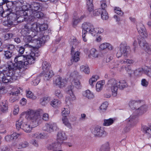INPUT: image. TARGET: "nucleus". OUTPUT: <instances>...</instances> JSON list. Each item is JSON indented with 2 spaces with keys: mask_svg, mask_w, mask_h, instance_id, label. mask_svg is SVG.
Wrapping results in <instances>:
<instances>
[{
  "mask_svg": "<svg viewBox=\"0 0 151 151\" xmlns=\"http://www.w3.org/2000/svg\"><path fill=\"white\" fill-rule=\"evenodd\" d=\"M26 59V57L24 55H18L15 58L14 62L15 63V65L19 69H21L23 68H24L25 66H26L24 63Z\"/></svg>",
  "mask_w": 151,
  "mask_h": 151,
  "instance_id": "10",
  "label": "nucleus"
},
{
  "mask_svg": "<svg viewBox=\"0 0 151 151\" xmlns=\"http://www.w3.org/2000/svg\"><path fill=\"white\" fill-rule=\"evenodd\" d=\"M107 48L109 50H112L113 49V46L109 43H104L101 44L99 46V49L100 50H103Z\"/></svg>",
  "mask_w": 151,
  "mask_h": 151,
  "instance_id": "25",
  "label": "nucleus"
},
{
  "mask_svg": "<svg viewBox=\"0 0 151 151\" xmlns=\"http://www.w3.org/2000/svg\"><path fill=\"white\" fill-rule=\"evenodd\" d=\"M57 137V140L60 142V143L61 144L63 143V141L67 139L66 136L64 132H58Z\"/></svg>",
  "mask_w": 151,
  "mask_h": 151,
  "instance_id": "22",
  "label": "nucleus"
},
{
  "mask_svg": "<svg viewBox=\"0 0 151 151\" xmlns=\"http://www.w3.org/2000/svg\"><path fill=\"white\" fill-rule=\"evenodd\" d=\"M53 144L54 151H56L57 149H59L60 147L61 143H60L57 140L55 142H52Z\"/></svg>",
  "mask_w": 151,
  "mask_h": 151,
  "instance_id": "43",
  "label": "nucleus"
},
{
  "mask_svg": "<svg viewBox=\"0 0 151 151\" xmlns=\"http://www.w3.org/2000/svg\"><path fill=\"white\" fill-rule=\"evenodd\" d=\"M142 130L148 137H151V129L145 125H143L142 127Z\"/></svg>",
  "mask_w": 151,
  "mask_h": 151,
  "instance_id": "29",
  "label": "nucleus"
},
{
  "mask_svg": "<svg viewBox=\"0 0 151 151\" xmlns=\"http://www.w3.org/2000/svg\"><path fill=\"white\" fill-rule=\"evenodd\" d=\"M31 143L36 147L38 146L39 144L38 142L35 140H32L31 141Z\"/></svg>",
  "mask_w": 151,
  "mask_h": 151,
  "instance_id": "61",
  "label": "nucleus"
},
{
  "mask_svg": "<svg viewBox=\"0 0 151 151\" xmlns=\"http://www.w3.org/2000/svg\"><path fill=\"white\" fill-rule=\"evenodd\" d=\"M91 133L95 137H104L107 135V133L102 129L101 127L97 126L91 129Z\"/></svg>",
  "mask_w": 151,
  "mask_h": 151,
  "instance_id": "9",
  "label": "nucleus"
},
{
  "mask_svg": "<svg viewBox=\"0 0 151 151\" xmlns=\"http://www.w3.org/2000/svg\"><path fill=\"white\" fill-rule=\"evenodd\" d=\"M70 113V110L67 109L63 108V109L62 114L63 116H65L68 115Z\"/></svg>",
  "mask_w": 151,
  "mask_h": 151,
  "instance_id": "47",
  "label": "nucleus"
},
{
  "mask_svg": "<svg viewBox=\"0 0 151 151\" xmlns=\"http://www.w3.org/2000/svg\"><path fill=\"white\" fill-rule=\"evenodd\" d=\"M57 129L58 127L56 124L53 122L46 123L42 128L43 130L49 132H52L56 130Z\"/></svg>",
  "mask_w": 151,
  "mask_h": 151,
  "instance_id": "13",
  "label": "nucleus"
},
{
  "mask_svg": "<svg viewBox=\"0 0 151 151\" xmlns=\"http://www.w3.org/2000/svg\"><path fill=\"white\" fill-rule=\"evenodd\" d=\"M71 76L73 78L72 83L77 88H80L81 87V84L79 80L77 78V76L74 73L71 74Z\"/></svg>",
  "mask_w": 151,
  "mask_h": 151,
  "instance_id": "18",
  "label": "nucleus"
},
{
  "mask_svg": "<svg viewBox=\"0 0 151 151\" xmlns=\"http://www.w3.org/2000/svg\"><path fill=\"white\" fill-rule=\"evenodd\" d=\"M99 78V76L97 75L93 76L89 79V83L91 86H93V83Z\"/></svg>",
  "mask_w": 151,
  "mask_h": 151,
  "instance_id": "34",
  "label": "nucleus"
},
{
  "mask_svg": "<svg viewBox=\"0 0 151 151\" xmlns=\"http://www.w3.org/2000/svg\"><path fill=\"white\" fill-rule=\"evenodd\" d=\"M27 101L26 99L23 98L20 101V103L22 105H24L26 104Z\"/></svg>",
  "mask_w": 151,
  "mask_h": 151,
  "instance_id": "64",
  "label": "nucleus"
},
{
  "mask_svg": "<svg viewBox=\"0 0 151 151\" xmlns=\"http://www.w3.org/2000/svg\"><path fill=\"white\" fill-rule=\"evenodd\" d=\"M40 28V31L43 30H45L47 29V24H40L39 26Z\"/></svg>",
  "mask_w": 151,
  "mask_h": 151,
  "instance_id": "59",
  "label": "nucleus"
},
{
  "mask_svg": "<svg viewBox=\"0 0 151 151\" xmlns=\"http://www.w3.org/2000/svg\"><path fill=\"white\" fill-rule=\"evenodd\" d=\"M20 93V88L16 89L14 91H12L10 93V95L13 96H17Z\"/></svg>",
  "mask_w": 151,
  "mask_h": 151,
  "instance_id": "52",
  "label": "nucleus"
},
{
  "mask_svg": "<svg viewBox=\"0 0 151 151\" xmlns=\"http://www.w3.org/2000/svg\"><path fill=\"white\" fill-rule=\"evenodd\" d=\"M55 94L56 96L59 98H61L63 96L62 94L59 90H56L55 91Z\"/></svg>",
  "mask_w": 151,
  "mask_h": 151,
  "instance_id": "56",
  "label": "nucleus"
},
{
  "mask_svg": "<svg viewBox=\"0 0 151 151\" xmlns=\"http://www.w3.org/2000/svg\"><path fill=\"white\" fill-rule=\"evenodd\" d=\"M145 73L149 77L151 78V69L150 68H145Z\"/></svg>",
  "mask_w": 151,
  "mask_h": 151,
  "instance_id": "55",
  "label": "nucleus"
},
{
  "mask_svg": "<svg viewBox=\"0 0 151 151\" xmlns=\"http://www.w3.org/2000/svg\"><path fill=\"white\" fill-rule=\"evenodd\" d=\"M127 52V47L123 44H121L119 47L116 53V56L118 58L121 57L122 55H126Z\"/></svg>",
  "mask_w": 151,
  "mask_h": 151,
  "instance_id": "16",
  "label": "nucleus"
},
{
  "mask_svg": "<svg viewBox=\"0 0 151 151\" xmlns=\"http://www.w3.org/2000/svg\"><path fill=\"white\" fill-rule=\"evenodd\" d=\"M53 144L52 143L48 145L47 146V148L48 150H53V151H54Z\"/></svg>",
  "mask_w": 151,
  "mask_h": 151,
  "instance_id": "60",
  "label": "nucleus"
},
{
  "mask_svg": "<svg viewBox=\"0 0 151 151\" xmlns=\"http://www.w3.org/2000/svg\"><path fill=\"white\" fill-rule=\"evenodd\" d=\"M60 103L61 102L58 100L54 99L52 101L51 105L52 106L55 107L60 104Z\"/></svg>",
  "mask_w": 151,
  "mask_h": 151,
  "instance_id": "48",
  "label": "nucleus"
},
{
  "mask_svg": "<svg viewBox=\"0 0 151 151\" xmlns=\"http://www.w3.org/2000/svg\"><path fill=\"white\" fill-rule=\"evenodd\" d=\"M110 86L111 85L110 84L109 87L106 89V92L104 94V97L106 98H110L111 96H112L111 89L110 88Z\"/></svg>",
  "mask_w": 151,
  "mask_h": 151,
  "instance_id": "38",
  "label": "nucleus"
},
{
  "mask_svg": "<svg viewBox=\"0 0 151 151\" xmlns=\"http://www.w3.org/2000/svg\"><path fill=\"white\" fill-rule=\"evenodd\" d=\"M82 37L83 41L86 42L87 39L86 36L87 33H90L93 36H96L104 32V30L101 28H95L93 25L89 23L84 22L82 25Z\"/></svg>",
  "mask_w": 151,
  "mask_h": 151,
  "instance_id": "2",
  "label": "nucleus"
},
{
  "mask_svg": "<svg viewBox=\"0 0 151 151\" xmlns=\"http://www.w3.org/2000/svg\"><path fill=\"white\" fill-rule=\"evenodd\" d=\"M51 65L50 64L46 61L43 62L42 65V68L43 71L50 69Z\"/></svg>",
  "mask_w": 151,
  "mask_h": 151,
  "instance_id": "33",
  "label": "nucleus"
},
{
  "mask_svg": "<svg viewBox=\"0 0 151 151\" xmlns=\"http://www.w3.org/2000/svg\"><path fill=\"white\" fill-rule=\"evenodd\" d=\"M6 69L8 73L7 74V76H5L4 74L2 72H0V81H2L4 83L8 82L14 74V71L17 69H20L16 65L15 63H13L12 62H8L6 66Z\"/></svg>",
  "mask_w": 151,
  "mask_h": 151,
  "instance_id": "4",
  "label": "nucleus"
},
{
  "mask_svg": "<svg viewBox=\"0 0 151 151\" xmlns=\"http://www.w3.org/2000/svg\"><path fill=\"white\" fill-rule=\"evenodd\" d=\"M62 121L63 123L65 126L69 128H71V124L66 116H63L62 118Z\"/></svg>",
  "mask_w": 151,
  "mask_h": 151,
  "instance_id": "31",
  "label": "nucleus"
},
{
  "mask_svg": "<svg viewBox=\"0 0 151 151\" xmlns=\"http://www.w3.org/2000/svg\"><path fill=\"white\" fill-rule=\"evenodd\" d=\"M26 96L27 97L32 99H35L36 98V97L31 91H29L26 92Z\"/></svg>",
  "mask_w": 151,
  "mask_h": 151,
  "instance_id": "44",
  "label": "nucleus"
},
{
  "mask_svg": "<svg viewBox=\"0 0 151 151\" xmlns=\"http://www.w3.org/2000/svg\"><path fill=\"white\" fill-rule=\"evenodd\" d=\"M102 12V9L101 8L95 10L93 12V15L94 16L99 15L101 12Z\"/></svg>",
  "mask_w": 151,
  "mask_h": 151,
  "instance_id": "57",
  "label": "nucleus"
},
{
  "mask_svg": "<svg viewBox=\"0 0 151 151\" xmlns=\"http://www.w3.org/2000/svg\"><path fill=\"white\" fill-rule=\"evenodd\" d=\"M43 111L41 109H29L22 112L20 118L16 122L17 129H22L26 132H30L32 128L37 126L41 120V114Z\"/></svg>",
  "mask_w": 151,
  "mask_h": 151,
  "instance_id": "1",
  "label": "nucleus"
},
{
  "mask_svg": "<svg viewBox=\"0 0 151 151\" xmlns=\"http://www.w3.org/2000/svg\"><path fill=\"white\" fill-rule=\"evenodd\" d=\"M40 24L35 22L31 24L29 23L27 24L25 26V27L26 29L30 30L29 33H32V36H35L37 33L40 31Z\"/></svg>",
  "mask_w": 151,
  "mask_h": 151,
  "instance_id": "8",
  "label": "nucleus"
},
{
  "mask_svg": "<svg viewBox=\"0 0 151 151\" xmlns=\"http://www.w3.org/2000/svg\"><path fill=\"white\" fill-rule=\"evenodd\" d=\"M40 5L38 3H34L31 5L27 4L23 6H22L23 10L22 11L27 12V10H30L31 13H33L34 12L37 11L40 9Z\"/></svg>",
  "mask_w": 151,
  "mask_h": 151,
  "instance_id": "11",
  "label": "nucleus"
},
{
  "mask_svg": "<svg viewBox=\"0 0 151 151\" xmlns=\"http://www.w3.org/2000/svg\"><path fill=\"white\" fill-rule=\"evenodd\" d=\"M3 24L4 25H5L8 27H9L12 24V22L11 21L8 22V21H6L5 22H3Z\"/></svg>",
  "mask_w": 151,
  "mask_h": 151,
  "instance_id": "62",
  "label": "nucleus"
},
{
  "mask_svg": "<svg viewBox=\"0 0 151 151\" xmlns=\"http://www.w3.org/2000/svg\"><path fill=\"white\" fill-rule=\"evenodd\" d=\"M89 56L90 58L92 57L94 58H99L100 57L98 50L94 48H91L90 50Z\"/></svg>",
  "mask_w": 151,
  "mask_h": 151,
  "instance_id": "20",
  "label": "nucleus"
},
{
  "mask_svg": "<svg viewBox=\"0 0 151 151\" xmlns=\"http://www.w3.org/2000/svg\"><path fill=\"white\" fill-rule=\"evenodd\" d=\"M111 85L110 88L111 89L112 95L113 97H116L118 94L119 88L120 89H123L128 86L127 83L124 80L118 81L114 79H111L109 81Z\"/></svg>",
  "mask_w": 151,
  "mask_h": 151,
  "instance_id": "5",
  "label": "nucleus"
},
{
  "mask_svg": "<svg viewBox=\"0 0 151 151\" xmlns=\"http://www.w3.org/2000/svg\"><path fill=\"white\" fill-rule=\"evenodd\" d=\"M101 17L103 20H107L109 18L108 14L105 10H103V11H102Z\"/></svg>",
  "mask_w": 151,
  "mask_h": 151,
  "instance_id": "42",
  "label": "nucleus"
},
{
  "mask_svg": "<svg viewBox=\"0 0 151 151\" xmlns=\"http://www.w3.org/2000/svg\"><path fill=\"white\" fill-rule=\"evenodd\" d=\"M8 103L6 101L2 103L1 107V110L3 112H4L8 109Z\"/></svg>",
  "mask_w": 151,
  "mask_h": 151,
  "instance_id": "45",
  "label": "nucleus"
},
{
  "mask_svg": "<svg viewBox=\"0 0 151 151\" xmlns=\"http://www.w3.org/2000/svg\"><path fill=\"white\" fill-rule=\"evenodd\" d=\"M80 70L86 74H88L90 73L89 68L87 65H82L80 67Z\"/></svg>",
  "mask_w": 151,
  "mask_h": 151,
  "instance_id": "30",
  "label": "nucleus"
},
{
  "mask_svg": "<svg viewBox=\"0 0 151 151\" xmlns=\"http://www.w3.org/2000/svg\"><path fill=\"white\" fill-rule=\"evenodd\" d=\"M105 84L104 81H100L97 82L96 85V91L97 92H100L103 89Z\"/></svg>",
  "mask_w": 151,
  "mask_h": 151,
  "instance_id": "23",
  "label": "nucleus"
},
{
  "mask_svg": "<svg viewBox=\"0 0 151 151\" xmlns=\"http://www.w3.org/2000/svg\"><path fill=\"white\" fill-rule=\"evenodd\" d=\"M80 52L78 51L72 54L71 61H73L76 62H78L80 60Z\"/></svg>",
  "mask_w": 151,
  "mask_h": 151,
  "instance_id": "32",
  "label": "nucleus"
},
{
  "mask_svg": "<svg viewBox=\"0 0 151 151\" xmlns=\"http://www.w3.org/2000/svg\"><path fill=\"white\" fill-rule=\"evenodd\" d=\"M83 18V16L80 17L78 14L73 16V24L74 27H76Z\"/></svg>",
  "mask_w": 151,
  "mask_h": 151,
  "instance_id": "24",
  "label": "nucleus"
},
{
  "mask_svg": "<svg viewBox=\"0 0 151 151\" xmlns=\"http://www.w3.org/2000/svg\"><path fill=\"white\" fill-rule=\"evenodd\" d=\"M74 86L73 85L68 86L66 88L67 95L65 101L67 103L72 104L76 100V97L73 93Z\"/></svg>",
  "mask_w": 151,
  "mask_h": 151,
  "instance_id": "7",
  "label": "nucleus"
},
{
  "mask_svg": "<svg viewBox=\"0 0 151 151\" xmlns=\"http://www.w3.org/2000/svg\"><path fill=\"white\" fill-rule=\"evenodd\" d=\"M69 43L71 45L73 46L71 50L72 54V52L74 51V50L73 46L77 45L80 43V42L79 41H78L75 37H73L71 38L69 40Z\"/></svg>",
  "mask_w": 151,
  "mask_h": 151,
  "instance_id": "28",
  "label": "nucleus"
},
{
  "mask_svg": "<svg viewBox=\"0 0 151 151\" xmlns=\"http://www.w3.org/2000/svg\"><path fill=\"white\" fill-rule=\"evenodd\" d=\"M108 107V103L105 102L102 103L99 107L100 111L101 112L106 110Z\"/></svg>",
  "mask_w": 151,
  "mask_h": 151,
  "instance_id": "39",
  "label": "nucleus"
},
{
  "mask_svg": "<svg viewBox=\"0 0 151 151\" xmlns=\"http://www.w3.org/2000/svg\"><path fill=\"white\" fill-rule=\"evenodd\" d=\"M29 54L27 55L26 61L24 62L26 66L28 64H31L35 63L36 58L38 55V51L37 48H32Z\"/></svg>",
  "mask_w": 151,
  "mask_h": 151,
  "instance_id": "6",
  "label": "nucleus"
},
{
  "mask_svg": "<svg viewBox=\"0 0 151 151\" xmlns=\"http://www.w3.org/2000/svg\"><path fill=\"white\" fill-rule=\"evenodd\" d=\"M45 37V36H43L42 38H39L37 39L33 40L32 42L34 44V46L36 47H40L42 43L45 42V40H44Z\"/></svg>",
  "mask_w": 151,
  "mask_h": 151,
  "instance_id": "21",
  "label": "nucleus"
},
{
  "mask_svg": "<svg viewBox=\"0 0 151 151\" xmlns=\"http://www.w3.org/2000/svg\"><path fill=\"white\" fill-rule=\"evenodd\" d=\"M136 27L138 32L143 38H146L148 36L146 29L144 25L142 23H138L136 25Z\"/></svg>",
  "mask_w": 151,
  "mask_h": 151,
  "instance_id": "12",
  "label": "nucleus"
},
{
  "mask_svg": "<svg viewBox=\"0 0 151 151\" xmlns=\"http://www.w3.org/2000/svg\"><path fill=\"white\" fill-rule=\"evenodd\" d=\"M40 81V79L39 78H37L36 79L33 81L31 83L34 86H37L39 83Z\"/></svg>",
  "mask_w": 151,
  "mask_h": 151,
  "instance_id": "53",
  "label": "nucleus"
},
{
  "mask_svg": "<svg viewBox=\"0 0 151 151\" xmlns=\"http://www.w3.org/2000/svg\"><path fill=\"white\" fill-rule=\"evenodd\" d=\"M114 11L115 13L120 16H122L123 14V13L121 10V9L118 7H114Z\"/></svg>",
  "mask_w": 151,
  "mask_h": 151,
  "instance_id": "46",
  "label": "nucleus"
},
{
  "mask_svg": "<svg viewBox=\"0 0 151 151\" xmlns=\"http://www.w3.org/2000/svg\"><path fill=\"white\" fill-rule=\"evenodd\" d=\"M141 84L144 87H147L148 85V82L146 79L144 78L141 80Z\"/></svg>",
  "mask_w": 151,
  "mask_h": 151,
  "instance_id": "54",
  "label": "nucleus"
},
{
  "mask_svg": "<svg viewBox=\"0 0 151 151\" xmlns=\"http://www.w3.org/2000/svg\"><path fill=\"white\" fill-rule=\"evenodd\" d=\"M145 68H139L135 70L134 74L135 76H141L143 73H145Z\"/></svg>",
  "mask_w": 151,
  "mask_h": 151,
  "instance_id": "35",
  "label": "nucleus"
},
{
  "mask_svg": "<svg viewBox=\"0 0 151 151\" xmlns=\"http://www.w3.org/2000/svg\"><path fill=\"white\" fill-rule=\"evenodd\" d=\"M82 94L83 97L89 100L93 99L95 97L93 92L89 89L83 91Z\"/></svg>",
  "mask_w": 151,
  "mask_h": 151,
  "instance_id": "17",
  "label": "nucleus"
},
{
  "mask_svg": "<svg viewBox=\"0 0 151 151\" xmlns=\"http://www.w3.org/2000/svg\"><path fill=\"white\" fill-rule=\"evenodd\" d=\"M25 50L24 48L21 46L19 48L18 52L21 55L23 54Z\"/></svg>",
  "mask_w": 151,
  "mask_h": 151,
  "instance_id": "63",
  "label": "nucleus"
},
{
  "mask_svg": "<svg viewBox=\"0 0 151 151\" xmlns=\"http://www.w3.org/2000/svg\"><path fill=\"white\" fill-rule=\"evenodd\" d=\"M31 35H27L24 37L23 39L24 41L26 43L30 42L32 41L33 40L32 37L35 36H32V33H30Z\"/></svg>",
  "mask_w": 151,
  "mask_h": 151,
  "instance_id": "41",
  "label": "nucleus"
},
{
  "mask_svg": "<svg viewBox=\"0 0 151 151\" xmlns=\"http://www.w3.org/2000/svg\"><path fill=\"white\" fill-rule=\"evenodd\" d=\"M21 134V133L14 132L11 135L6 136L5 137V139L7 142H10L14 139H17Z\"/></svg>",
  "mask_w": 151,
  "mask_h": 151,
  "instance_id": "19",
  "label": "nucleus"
},
{
  "mask_svg": "<svg viewBox=\"0 0 151 151\" xmlns=\"http://www.w3.org/2000/svg\"><path fill=\"white\" fill-rule=\"evenodd\" d=\"M139 44L142 49L145 50L148 53L151 54V47L144 40L139 41Z\"/></svg>",
  "mask_w": 151,
  "mask_h": 151,
  "instance_id": "15",
  "label": "nucleus"
},
{
  "mask_svg": "<svg viewBox=\"0 0 151 151\" xmlns=\"http://www.w3.org/2000/svg\"><path fill=\"white\" fill-rule=\"evenodd\" d=\"M32 137L37 139L43 138L44 137L43 134H39L37 132L34 133L32 134Z\"/></svg>",
  "mask_w": 151,
  "mask_h": 151,
  "instance_id": "50",
  "label": "nucleus"
},
{
  "mask_svg": "<svg viewBox=\"0 0 151 151\" xmlns=\"http://www.w3.org/2000/svg\"><path fill=\"white\" fill-rule=\"evenodd\" d=\"M20 12L21 15L18 17L17 19L18 21L20 22L24 21L29 22L33 21L35 18H40L43 15L42 12L38 11L31 13L30 11L29 10L27 11V12L20 11Z\"/></svg>",
  "mask_w": 151,
  "mask_h": 151,
  "instance_id": "3",
  "label": "nucleus"
},
{
  "mask_svg": "<svg viewBox=\"0 0 151 151\" xmlns=\"http://www.w3.org/2000/svg\"><path fill=\"white\" fill-rule=\"evenodd\" d=\"M12 52L9 51H6L4 52V55L7 59H9L12 56Z\"/></svg>",
  "mask_w": 151,
  "mask_h": 151,
  "instance_id": "49",
  "label": "nucleus"
},
{
  "mask_svg": "<svg viewBox=\"0 0 151 151\" xmlns=\"http://www.w3.org/2000/svg\"><path fill=\"white\" fill-rule=\"evenodd\" d=\"M148 107L146 105H143L137 109L136 111L139 115H142L146 113Z\"/></svg>",
  "mask_w": 151,
  "mask_h": 151,
  "instance_id": "27",
  "label": "nucleus"
},
{
  "mask_svg": "<svg viewBox=\"0 0 151 151\" xmlns=\"http://www.w3.org/2000/svg\"><path fill=\"white\" fill-rule=\"evenodd\" d=\"M93 1L87 0V6L88 11L91 12L93 9Z\"/></svg>",
  "mask_w": 151,
  "mask_h": 151,
  "instance_id": "40",
  "label": "nucleus"
},
{
  "mask_svg": "<svg viewBox=\"0 0 151 151\" xmlns=\"http://www.w3.org/2000/svg\"><path fill=\"white\" fill-rule=\"evenodd\" d=\"M43 75L45 77V79L49 80L54 75L53 71L51 69L44 71Z\"/></svg>",
  "mask_w": 151,
  "mask_h": 151,
  "instance_id": "26",
  "label": "nucleus"
},
{
  "mask_svg": "<svg viewBox=\"0 0 151 151\" xmlns=\"http://www.w3.org/2000/svg\"><path fill=\"white\" fill-rule=\"evenodd\" d=\"M129 105L132 109H137L138 107V103L135 100H131L129 101Z\"/></svg>",
  "mask_w": 151,
  "mask_h": 151,
  "instance_id": "36",
  "label": "nucleus"
},
{
  "mask_svg": "<svg viewBox=\"0 0 151 151\" xmlns=\"http://www.w3.org/2000/svg\"><path fill=\"white\" fill-rule=\"evenodd\" d=\"M19 106L17 105H15L13 111V114L15 115H17L19 113Z\"/></svg>",
  "mask_w": 151,
  "mask_h": 151,
  "instance_id": "58",
  "label": "nucleus"
},
{
  "mask_svg": "<svg viewBox=\"0 0 151 151\" xmlns=\"http://www.w3.org/2000/svg\"><path fill=\"white\" fill-rule=\"evenodd\" d=\"M114 120L111 118L107 119H104L103 125L104 126H108L111 125L113 123Z\"/></svg>",
  "mask_w": 151,
  "mask_h": 151,
  "instance_id": "37",
  "label": "nucleus"
},
{
  "mask_svg": "<svg viewBox=\"0 0 151 151\" xmlns=\"http://www.w3.org/2000/svg\"><path fill=\"white\" fill-rule=\"evenodd\" d=\"M121 62L122 63L131 64H133L134 63V61L132 60L125 59L122 60Z\"/></svg>",
  "mask_w": 151,
  "mask_h": 151,
  "instance_id": "51",
  "label": "nucleus"
},
{
  "mask_svg": "<svg viewBox=\"0 0 151 151\" xmlns=\"http://www.w3.org/2000/svg\"><path fill=\"white\" fill-rule=\"evenodd\" d=\"M66 83V79L60 77H55L53 79V84L60 88L65 86Z\"/></svg>",
  "mask_w": 151,
  "mask_h": 151,
  "instance_id": "14",
  "label": "nucleus"
}]
</instances>
